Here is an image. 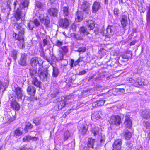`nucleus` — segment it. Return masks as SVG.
I'll return each mask as SVG.
<instances>
[{"mask_svg":"<svg viewBox=\"0 0 150 150\" xmlns=\"http://www.w3.org/2000/svg\"><path fill=\"white\" fill-rule=\"evenodd\" d=\"M15 27L18 31V34L16 33L13 34V36L16 40H18L21 42L19 45L20 48H23L24 47V38L23 35L25 33V28L23 25L22 23H16Z\"/></svg>","mask_w":150,"mask_h":150,"instance_id":"obj_1","label":"nucleus"},{"mask_svg":"<svg viewBox=\"0 0 150 150\" xmlns=\"http://www.w3.org/2000/svg\"><path fill=\"white\" fill-rule=\"evenodd\" d=\"M29 2L27 0L22 1L20 4L21 9L18 8L15 14V17L17 20L21 19L22 17L25 16V11L23 8H27L28 6Z\"/></svg>","mask_w":150,"mask_h":150,"instance_id":"obj_2","label":"nucleus"},{"mask_svg":"<svg viewBox=\"0 0 150 150\" xmlns=\"http://www.w3.org/2000/svg\"><path fill=\"white\" fill-rule=\"evenodd\" d=\"M38 76L40 79L42 81H47L49 79L50 75L47 69H39L38 71Z\"/></svg>","mask_w":150,"mask_h":150,"instance_id":"obj_3","label":"nucleus"},{"mask_svg":"<svg viewBox=\"0 0 150 150\" xmlns=\"http://www.w3.org/2000/svg\"><path fill=\"white\" fill-rule=\"evenodd\" d=\"M12 91L15 93V97L18 99H21L23 96L24 92L22 89L15 83L12 84Z\"/></svg>","mask_w":150,"mask_h":150,"instance_id":"obj_4","label":"nucleus"},{"mask_svg":"<svg viewBox=\"0 0 150 150\" xmlns=\"http://www.w3.org/2000/svg\"><path fill=\"white\" fill-rule=\"evenodd\" d=\"M89 34V32L86 30L84 27L80 28L79 31L77 33L74 35L75 38L78 40H81L85 35H87Z\"/></svg>","mask_w":150,"mask_h":150,"instance_id":"obj_5","label":"nucleus"},{"mask_svg":"<svg viewBox=\"0 0 150 150\" xmlns=\"http://www.w3.org/2000/svg\"><path fill=\"white\" fill-rule=\"evenodd\" d=\"M110 123L112 125L118 126L121 123V118L118 116H112L109 120Z\"/></svg>","mask_w":150,"mask_h":150,"instance_id":"obj_6","label":"nucleus"},{"mask_svg":"<svg viewBox=\"0 0 150 150\" xmlns=\"http://www.w3.org/2000/svg\"><path fill=\"white\" fill-rule=\"evenodd\" d=\"M59 25L64 28H67L69 26V21L67 18H61L59 21Z\"/></svg>","mask_w":150,"mask_h":150,"instance_id":"obj_7","label":"nucleus"},{"mask_svg":"<svg viewBox=\"0 0 150 150\" xmlns=\"http://www.w3.org/2000/svg\"><path fill=\"white\" fill-rule=\"evenodd\" d=\"M39 19L40 22L45 25H49L50 23V21L48 17H45L43 14H40Z\"/></svg>","mask_w":150,"mask_h":150,"instance_id":"obj_8","label":"nucleus"},{"mask_svg":"<svg viewBox=\"0 0 150 150\" xmlns=\"http://www.w3.org/2000/svg\"><path fill=\"white\" fill-rule=\"evenodd\" d=\"M129 18L125 14L122 15L120 17L121 24L123 27H126L128 24Z\"/></svg>","mask_w":150,"mask_h":150,"instance_id":"obj_9","label":"nucleus"},{"mask_svg":"<svg viewBox=\"0 0 150 150\" xmlns=\"http://www.w3.org/2000/svg\"><path fill=\"white\" fill-rule=\"evenodd\" d=\"M102 114L101 112L96 111L93 112L91 115L92 120L96 121L101 118Z\"/></svg>","mask_w":150,"mask_h":150,"instance_id":"obj_10","label":"nucleus"},{"mask_svg":"<svg viewBox=\"0 0 150 150\" xmlns=\"http://www.w3.org/2000/svg\"><path fill=\"white\" fill-rule=\"evenodd\" d=\"M89 126L91 127V131L92 133H93L94 136H96L98 134L100 129L98 127L95 125L94 124H90Z\"/></svg>","mask_w":150,"mask_h":150,"instance_id":"obj_11","label":"nucleus"},{"mask_svg":"<svg viewBox=\"0 0 150 150\" xmlns=\"http://www.w3.org/2000/svg\"><path fill=\"white\" fill-rule=\"evenodd\" d=\"M11 106L13 109L16 110H18L20 108V105L14 99H12L11 103Z\"/></svg>","mask_w":150,"mask_h":150,"instance_id":"obj_12","label":"nucleus"},{"mask_svg":"<svg viewBox=\"0 0 150 150\" xmlns=\"http://www.w3.org/2000/svg\"><path fill=\"white\" fill-rule=\"evenodd\" d=\"M122 144V140L121 139H117L115 140L113 145V149H121V145Z\"/></svg>","mask_w":150,"mask_h":150,"instance_id":"obj_13","label":"nucleus"},{"mask_svg":"<svg viewBox=\"0 0 150 150\" xmlns=\"http://www.w3.org/2000/svg\"><path fill=\"white\" fill-rule=\"evenodd\" d=\"M100 7V3L98 2L95 1L92 6V12L93 13H96Z\"/></svg>","mask_w":150,"mask_h":150,"instance_id":"obj_14","label":"nucleus"},{"mask_svg":"<svg viewBox=\"0 0 150 150\" xmlns=\"http://www.w3.org/2000/svg\"><path fill=\"white\" fill-rule=\"evenodd\" d=\"M41 60L38 58H33L31 60V64L33 66H35L38 64H39L41 63Z\"/></svg>","mask_w":150,"mask_h":150,"instance_id":"obj_15","label":"nucleus"},{"mask_svg":"<svg viewBox=\"0 0 150 150\" xmlns=\"http://www.w3.org/2000/svg\"><path fill=\"white\" fill-rule=\"evenodd\" d=\"M90 5L86 1L83 2L81 6V8L84 11L86 12L87 13H88V11Z\"/></svg>","mask_w":150,"mask_h":150,"instance_id":"obj_16","label":"nucleus"},{"mask_svg":"<svg viewBox=\"0 0 150 150\" xmlns=\"http://www.w3.org/2000/svg\"><path fill=\"white\" fill-rule=\"evenodd\" d=\"M27 92L31 96H33L35 93L36 89L33 86H30L27 88Z\"/></svg>","mask_w":150,"mask_h":150,"instance_id":"obj_17","label":"nucleus"},{"mask_svg":"<svg viewBox=\"0 0 150 150\" xmlns=\"http://www.w3.org/2000/svg\"><path fill=\"white\" fill-rule=\"evenodd\" d=\"M124 124L127 128H130L132 127V121L128 116H125Z\"/></svg>","mask_w":150,"mask_h":150,"instance_id":"obj_18","label":"nucleus"},{"mask_svg":"<svg viewBox=\"0 0 150 150\" xmlns=\"http://www.w3.org/2000/svg\"><path fill=\"white\" fill-rule=\"evenodd\" d=\"M58 11L57 9L54 8H50L48 10L49 14L51 16L54 17L57 16Z\"/></svg>","mask_w":150,"mask_h":150,"instance_id":"obj_19","label":"nucleus"},{"mask_svg":"<svg viewBox=\"0 0 150 150\" xmlns=\"http://www.w3.org/2000/svg\"><path fill=\"white\" fill-rule=\"evenodd\" d=\"M75 17L76 21L77 22H79L81 21L83 18V13L81 11H77L75 14Z\"/></svg>","mask_w":150,"mask_h":150,"instance_id":"obj_20","label":"nucleus"},{"mask_svg":"<svg viewBox=\"0 0 150 150\" xmlns=\"http://www.w3.org/2000/svg\"><path fill=\"white\" fill-rule=\"evenodd\" d=\"M85 23L87 25L88 28L90 30H93L95 27L94 22L92 20H88L86 21Z\"/></svg>","mask_w":150,"mask_h":150,"instance_id":"obj_21","label":"nucleus"},{"mask_svg":"<svg viewBox=\"0 0 150 150\" xmlns=\"http://www.w3.org/2000/svg\"><path fill=\"white\" fill-rule=\"evenodd\" d=\"M113 27L111 26H108L106 30L104 31L103 33L106 34L105 35H112L114 34V32L113 31Z\"/></svg>","mask_w":150,"mask_h":150,"instance_id":"obj_22","label":"nucleus"},{"mask_svg":"<svg viewBox=\"0 0 150 150\" xmlns=\"http://www.w3.org/2000/svg\"><path fill=\"white\" fill-rule=\"evenodd\" d=\"M66 106V103H61L58 105L54 106L52 108V110L53 111H57L61 109L62 108Z\"/></svg>","mask_w":150,"mask_h":150,"instance_id":"obj_23","label":"nucleus"},{"mask_svg":"<svg viewBox=\"0 0 150 150\" xmlns=\"http://www.w3.org/2000/svg\"><path fill=\"white\" fill-rule=\"evenodd\" d=\"M32 84L40 88L41 86V82L38 81L36 77L33 79Z\"/></svg>","mask_w":150,"mask_h":150,"instance_id":"obj_24","label":"nucleus"},{"mask_svg":"<svg viewBox=\"0 0 150 150\" xmlns=\"http://www.w3.org/2000/svg\"><path fill=\"white\" fill-rule=\"evenodd\" d=\"M141 116L144 118L149 119L150 117V111L148 110H145L142 112Z\"/></svg>","mask_w":150,"mask_h":150,"instance_id":"obj_25","label":"nucleus"},{"mask_svg":"<svg viewBox=\"0 0 150 150\" xmlns=\"http://www.w3.org/2000/svg\"><path fill=\"white\" fill-rule=\"evenodd\" d=\"M142 80L140 78H138L136 80L137 84L140 85H145L147 84V80Z\"/></svg>","mask_w":150,"mask_h":150,"instance_id":"obj_26","label":"nucleus"},{"mask_svg":"<svg viewBox=\"0 0 150 150\" xmlns=\"http://www.w3.org/2000/svg\"><path fill=\"white\" fill-rule=\"evenodd\" d=\"M62 11L63 16L65 17L68 16L69 15V10L68 7L64 6L62 8Z\"/></svg>","mask_w":150,"mask_h":150,"instance_id":"obj_27","label":"nucleus"},{"mask_svg":"<svg viewBox=\"0 0 150 150\" xmlns=\"http://www.w3.org/2000/svg\"><path fill=\"white\" fill-rule=\"evenodd\" d=\"M30 75L33 79L36 77L37 71L36 70L33 69H29Z\"/></svg>","mask_w":150,"mask_h":150,"instance_id":"obj_28","label":"nucleus"},{"mask_svg":"<svg viewBox=\"0 0 150 150\" xmlns=\"http://www.w3.org/2000/svg\"><path fill=\"white\" fill-rule=\"evenodd\" d=\"M95 142V140L91 138H89L88 139L87 146L89 148H93L94 143Z\"/></svg>","mask_w":150,"mask_h":150,"instance_id":"obj_29","label":"nucleus"},{"mask_svg":"<svg viewBox=\"0 0 150 150\" xmlns=\"http://www.w3.org/2000/svg\"><path fill=\"white\" fill-rule=\"evenodd\" d=\"M71 98V96H65L61 97L62 100H63V101H62L61 103H66V105L67 104V101L68 100H70Z\"/></svg>","mask_w":150,"mask_h":150,"instance_id":"obj_30","label":"nucleus"},{"mask_svg":"<svg viewBox=\"0 0 150 150\" xmlns=\"http://www.w3.org/2000/svg\"><path fill=\"white\" fill-rule=\"evenodd\" d=\"M17 53L18 52L17 51L13 50L10 53V55L15 60H16L17 58Z\"/></svg>","mask_w":150,"mask_h":150,"instance_id":"obj_31","label":"nucleus"},{"mask_svg":"<svg viewBox=\"0 0 150 150\" xmlns=\"http://www.w3.org/2000/svg\"><path fill=\"white\" fill-rule=\"evenodd\" d=\"M59 74V69L57 67H53L52 76L54 77H57Z\"/></svg>","mask_w":150,"mask_h":150,"instance_id":"obj_32","label":"nucleus"},{"mask_svg":"<svg viewBox=\"0 0 150 150\" xmlns=\"http://www.w3.org/2000/svg\"><path fill=\"white\" fill-rule=\"evenodd\" d=\"M124 136L126 139L129 140L132 137L131 133L128 131H126L125 133Z\"/></svg>","mask_w":150,"mask_h":150,"instance_id":"obj_33","label":"nucleus"},{"mask_svg":"<svg viewBox=\"0 0 150 150\" xmlns=\"http://www.w3.org/2000/svg\"><path fill=\"white\" fill-rule=\"evenodd\" d=\"M59 52L65 55L68 52V50L66 46H64L59 49Z\"/></svg>","mask_w":150,"mask_h":150,"instance_id":"obj_34","label":"nucleus"},{"mask_svg":"<svg viewBox=\"0 0 150 150\" xmlns=\"http://www.w3.org/2000/svg\"><path fill=\"white\" fill-rule=\"evenodd\" d=\"M33 128V126L31 124L28 122H26L25 123V127L24 130L27 131L29 129H31Z\"/></svg>","mask_w":150,"mask_h":150,"instance_id":"obj_35","label":"nucleus"},{"mask_svg":"<svg viewBox=\"0 0 150 150\" xmlns=\"http://www.w3.org/2000/svg\"><path fill=\"white\" fill-rule=\"evenodd\" d=\"M23 132L21 131L19 129L17 128L14 131V136L17 137V136H20L22 134Z\"/></svg>","mask_w":150,"mask_h":150,"instance_id":"obj_36","label":"nucleus"},{"mask_svg":"<svg viewBox=\"0 0 150 150\" xmlns=\"http://www.w3.org/2000/svg\"><path fill=\"white\" fill-rule=\"evenodd\" d=\"M146 20L147 23H150V4L148 7V11L146 15Z\"/></svg>","mask_w":150,"mask_h":150,"instance_id":"obj_37","label":"nucleus"},{"mask_svg":"<svg viewBox=\"0 0 150 150\" xmlns=\"http://www.w3.org/2000/svg\"><path fill=\"white\" fill-rule=\"evenodd\" d=\"M88 130V127L87 126L83 125L81 129V131L82 134H85L87 132Z\"/></svg>","mask_w":150,"mask_h":150,"instance_id":"obj_38","label":"nucleus"},{"mask_svg":"<svg viewBox=\"0 0 150 150\" xmlns=\"http://www.w3.org/2000/svg\"><path fill=\"white\" fill-rule=\"evenodd\" d=\"M27 26L29 29L32 30L34 27V23L33 21H30L28 24Z\"/></svg>","mask_w":150,"mask_h":150,"instance_id":"obj_39","label":"nucleus"},{"mask_svg":"<svg viewBox=\"0 0 150 150\" xmlns=\"http://www.w3.org/2000/svg\"><path fill=\"white\" fill-rule=\"evenodd\" d=\"M146 128L147 130H146V132L147 133L148 136L149 138L150 137V124H146Z\"/></svg>","mask_w":150,"mask_h":150,"instance_id":"obj_40","label":"nucleus"},{"mask_svg":"<svg viewBox=\"0 0 150 150\" xmlns=\"http://www.w3.org/2000/svg\"><path fill=\"white\" fill-rule=\"evenodd\" d=\"M41 122L40 118L39 117L36 118L33 121L34 123L36 125H38Z\"/></svg>","mask_w":150,"mask_h":150,"instance_id":"obj_41","label":"nucleus"},{"mask_svg":"<svg viewBox=\"0 0 150 150\" xmlns=\"http://www.w3.org/2000/svg\"><path fill=\"white\" fill-rule=\"evenodd\" d=\"M31 136L27 135L25 136L23 138V140L24 142H28L30 140H31Z\"/></svg>","mask_w":150,"mask_h":150,"instance_id":"obj_42","label":"nucleus"},{"mask_svg":"<svg viewBox=\"0 0 150 150\" xmlns=\"http://www.w3.org/2000/svg\"><path fill=\"white\" fill-rule=\"evenodd\" d=\"M70 133L68 131H67L65 132L64 134V139L65 140H66L68 139L70 136Z\"/></svg>","mask_w":150,"mask_h":150,"instance_id":"obj_43","label":"nucleus"},{"mask_svg":"<svg viewBox=\"0 0 150 150\" xmlns=\"http://www.w3.org/2000/svg\"><path fill=\"white\" fill-rule=\"evenodd\" d=\"M26 60L21 59L18 62L19 64L21 65H25L26 64Z\"/></svg>","mask_w":150,"mask_h":150,"instance_id":"obj_44","label":"nucleus"},{"mask_svg":"<svg viewBox=\"0 0 150 150\" xmlns=\"http://www.w3.org/2000/svg\"><path fill=\"white\" fill-rule=\"evenodd\" d=\"M105 102V100H98L97 101V106H100L103 105L104 104Z\"/></svg>","mask_w":150,"mask_h":150,"instance_id":"obj_45","label":"nucleus"},{"mask_svg":"<svg viewBox=\"0 0 150 150\" xmlns=\"http://www.w3.org/2000/svg\"><path fill=\"white\" fill-rule=\"evenodd\" d=\"M36 6L40 8H42L43 7L42 4L39 1H37L36 3Z\"/></svg>","mask_w":150,"mask_h":150,"instance_id":"obj_46","label":"nucleus"},{"mask_svg":"<svg viewBox=\"0 0 150 150\" xmlns=\"http://www.w3.org/2000/svg\"><path fill=\"white\" fill-rule=\"evenodd\" d=\"M126 145L127 146V149H131V148L133 146V144L130 142H128L126 143Z\"/></svg>","mask_w":150,"mask_h":150,"instance_id":"obj_47","label":"nucleus"},{"mask_svg":"<svg viewBox=\"0 0 150 150\" xmlns=\"http://www.w3.org/2000/svg\"><path fill=\"white\" fill-rule=\"evenodd\" d=\"M86 48L85 47H80L78 49L77 51L80 53H81L84 52L86 51Z\"/></svg>","mask_w":150,"mask_h":150,"instance_id":"obj_48","label":"nucleus"},{"mask_svg":"<svg viewBox=\"0 0 150 150\" xmlns=\"http://www.w3.org/2000/svg\"><path fill=\"white\" fill-rule=\"evenodd\" d=\"M64 54H63L62 53L60 52L58 55V56L57 58V60H61L63 59V56Z\"/></svg>","mask_w":150,"mask_h":150,"instance_id":"obj_49","label":"nucleus"},{"mask_svg":"<svg viewBox=\"0 0 150 150\" xmlns=\"http://www.w3.org/2000/svg\"><path fill=\"white\" fill-rule=\"evenodd\" d=\"M114 14L116 16V17H118L119 13V10L117 8H115L113 10Z\"/></svg>","mask_w":150,"mask_h":150,"instance_id":"obj_50","label":"nucleus"},{"mask_svg":"<svg viewBox=\"0 0 150 150\" xmlns=\"http://www.w3.org/2000/svg\"><path fill=\"white\" fill-rule=\"evenodd\" d=\"M34 25L38 27L40 25V23L39 21L37 19H35L33 21Z\"/></svg>","mask_w":150,"mask_h":150,"instance_id":"obj_51","label":"nucleus"},{"mask_svg":"<svg viewBox=\"0 0 150 150\" xmlns=\"http://www.w3.org/2000/svg\"><path fill=\"white\" fill-rule=\"evenodd\" d=\"M27 56V54L25 53H22L21 54V59H24L26 60V58Z\"/></svg>","mask_w":150,"mask_h":150,"instance_id":"obj_52","label":"nucleus"},{"mask_svg":"<svg viewBox=\"0 0 150 150\" xmlns=\"http://www.w3.org/2000/svg\"><path fill=\"white\" fill-rule=\"evenodd\" d=\"M63 44V42L59 40L57 41L56 43V45L58 46H59L62 45Z\"/></svg>","mask_w":150,"mask_h":150,"instance_id":"obj_53","label":"nucleus"},{"mask_svg":"<svg viewBox=\"0 0 150 150\" xmlns=\"http://www.w3.org/2000/svg\"><path fill=\"white\" fill-rule=\"evenodd\" d=\"M74 60H73V59H71V61H70V63L71 68H72L73 67V66H74Z\"/></svg>","mask_w":150,"mask_h":150,"instance_id":"obj_54","label":"nucleus"},{"mask_svg":"<svg viewBox=\"0 0 150 150\" xmlns=\"http://www.w3.org/2000/svg\"><path fill=\"white\" fill-rule=\"evenodd\" d=\"M121 56L122 58L124 59H128L129 58V57L127 55L125 54H123Z\"/></svg>","mask_w":150,"mask_h":150,"instance_id":"obj_55","label":"nucleus"},{"mask_svg":"<svg viewBox=\"0 0 150 150\" xmlns=\"http://www.w3.org/2000/svg\"><path fill=\"white\" fill-rule=\"evenodd\" d=\"M20 150H31L30 148H27L25 146H22L20 148Z\"/></svg>","mask_w":150,"mask_h":150,"instance_id":"obj_56","label":"nucleus"},{"mask_svg":"<svg viewBox=\"0 0 150 150\" xmlns=\"http://www.w3.org/2000/svg\"><path fill=\"white\" fill-rule=\"evenodd\" d=\"M86 71L85 70H83L79 72V75H83L85 74Z\"/></svg>","mask_w":150,"mask_h":150,"instance_id":"obj_57","label":"nucleus"},{"mask_svg":"<svg viewBox=\"0 0 150 150\" xmlns=\"http://www.w3.org/2000/svg\"><path fill=\"white\" fill-rule=\"evenodd\" d=\"M38 138L36 137H31V140L33 141H36L38 140Z\"/></svg>","mask_w":150,"mask_h":150,"instance_id":"obj_58","label":"nucleus"},{"mask_svg":"<svg viewBox=\"0 0 150 150\" xmlns=\"http://www.w3.org/2000/svg\"><path fill=\"white\" fill-rule=\"evenodd\" d=\"M80 148V150H89L88 148L86 146L84 147L81 146Z\"/></svg>","mask_w":150,"mask_h":150,"instance_id":"obj_59","label":"nucleus"},{"mask_svg":"<svg viewBox=\"0 0 150 150\" xmlns=\"http://www.w3.org/2000/svg\"><path fill=\"white\" fill-rule=\"evenodd\" d=\"M137 41L136 40H134L131 42L130 43V46L133 45L136 43Z\"/></svg>","mask_w":150,"mask_h":150,"instance_id":"obj_60","label":"nucleus"},{"mask_svg":"<svg viewBox=\"0 0 150 150\" xmlns=\"http://www.w3.org/2000/svg\"><path fill=\"white\" fill-rule=\"evenodd\" d=\"M47 40L46 39H44L43 40V46H45L47 44Z\"/></svg>","mask_w":150,"mask_h":150,"instance_id":"obj_61","label":"nucleus"},{"mask_svg":"<svg viewBox=\"0 0 150 150\" xmlns=\"http://www.w3.org/2000/svg\"><path fill=\"white\" fill-rule=\"evenodd\" d=\"M92 106L93 107H96L98 106H97V101L94 102H93L92 103Z\"/></svg>","mask_w":150,"mask_h":150,"instance_id":"obj_62","label":"nucleus"},{"mask_svg":"<svg viewBox=\"0 0 150 150\" xmlns=\"http://www.w3.org/2000/svg\"><path fill=\"white\" fill-rule=\"evenodd\" d=\"M132 79V78H127V81H128L130 83H131Z\"/></svg>","mask_w":150,"mask_h":150,"instance_id":"obj_63","label":"nucleus"},{"mask_svg":"<svg viewBox=\"0 0 150 150\" xmlns=\"http://www.w3.org/2000/svg\"><path fill=\"white\" fill-rule=\"evenodd\" d=\"M131 83H132L133 84H137V83L136 80L132 79Z\"/></svg>","mask_w":150,"mask_h":150,"instance_id":"obj_64","label":"nucleus"}]
</instances>
